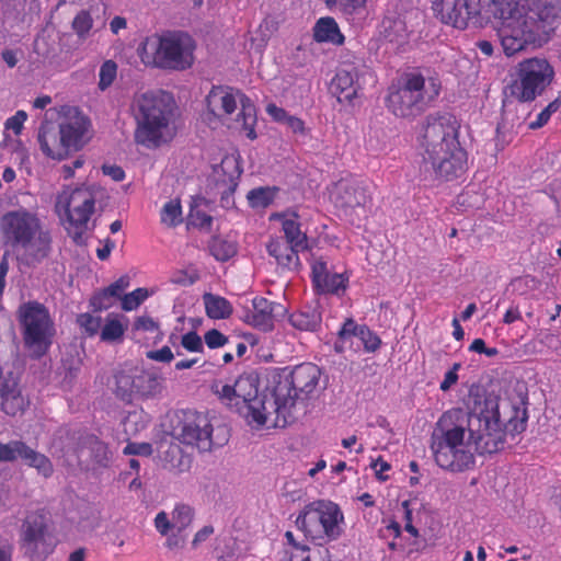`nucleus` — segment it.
<instances>
[{
	"instance_id": "nucleus-1",
	"label": "nucleus",
	"mask_w": 561,
	"mask_h": 561,
	"mask_svg": "<svg viewBox=\"0 0 561 561\" xmlns=\"http://www.w3.org/2000/svg\"><path fill=\"white\" fill-rule=\"evenodd\" d=\"M527 411L508 400L489 396L469 414L468 443L478 455H491L504 448L506 434H520L527 426Z\"/></svg>"
},
{
	"instance_id": "nucleus-2",
	"label": "nucleus",
	"mask_w": 561,
	"mask_h": 561,
	"mask_svg": "<svg viewBox=\"0 0 561 561\" xmlns=\"http://www.w3.org/2000/svg\"><path fill=\"white\" fill-rule=\"evenodd\" d=\"M422 158L435 178L453 181L467 170L468 154L459 141L456 121L451 116H428L421 140Z\"/></svg>"
},
{
	"instance_id": "nucleus-3",
	"label": "nucleus",
	"mask_w": 561,
	"mask_h": 561,
	"mask_svg": "<svg viewBox=\"0 0 561 561\" xmlns=\"http://www.w3.org/2000/svg\"><path fill=\"white\" fill-rule=\"evenodd\" d=\"M0 234L3 244L16 252L19 260L27 266L41 264L51 253V231L37 213L24 207L0 217Z\"/></svg>"
},
{
	"instance_id": "nucleus-4",
	"label": "nucleus",
	"mask_w": 561,
	"mask_h": 561,
	"mask_svg": "<svg viewBox=\"0 0 561 561\" xmlns=\"http://www.w3.org/2000/svg\"><path fill=\"white\" fill-rule=\"evenodd\" d=\"M479 7L470 20L480 16L483 10L497 20L496 33L506 56L536 45L540 28L529 15V0H479Z\"/></svg>"
},
{
	"instance_id": "nucleus-5",
	"label": "nucleus",
	"mask_w": 561,
	"mask_h": 561,
	"mask_svg": "<svg viewBox=\"0 0 561 561\" xmlns=\"http://www.w3.org/2000/svg\"><path fill=\"white\" fill-rule=\"evenodd\" d=\"M175 102L164 91L136 93L130 113L136 127L134 139L146 148H158L172 137Z\"/></svg>"
},
{
	"instance_id": "nucleus-6",
	"label": "nucleus",
	"mask_w": 561,
	"mask_h": 561,
	"mask_svg": "<svg viewBox=\"0 0 561 561\" xmlns=\"http://www.w3.org/2000/svg\"><path fill=\"white\" fill-rule=\"evenodd\" d=\"M462 411H445L431 434L430 449L435 463L450 472H463L474 466L473 453L465 444L466 430L460 423Z\"/></svg>"
},
{
	"instance_id": "nucleus-7",
	"label": "nucleus",
	"mask_w": 561,
	"mask_h": 561,
	"mask_svg": "<svg viewBox=\"0 0 561 561\" xmlns=\"http://www.w3.org/2000/svg\"><path fill=\"white\" fill-rule=\"evenodd\" d=\"M260 378L255 371L240 375L232 385H217L215 393L227 405L234 409L252 428L273 427L274 409L270 407V397L259 396Z\"/></svg>"
},
{
	"instance_id": "nucleus-8",
	"label": "nucleus",
	"mask_w": 561,
	"mask_h": 561,
	"mask_svg": "<svg viewBox=\"0 0 561 561\" xmlns=\"http://www.w3.org/2000/svg\"><path fill=\"white\" fill-rule=\"evenodd\" d=\"M321 377L320 368L312 363H302L288 374L280 376L273 389L270 407L274 409L273 427L284 428L295 416L296 403L306 400L314 392Z\"/></svg>"
},
{
	"instance_id": "nucleus-9",
	"label": "nucleus",
	"mask_w": 561,
	"mask_h": 561,
	"mask_svg": "<svg viewBox=\"0 0 561 561\" xmlns=\"http://www.w3.org/2000/svg\"><path fill=\"white\" fill-rule=\"evenodd\" d=\"M193 38L181 31H167L146 37L138 47L145 66L164 70H185L194 61Z\"/></svg>"
},
{
	"instance_id": "nucleus-10",
	"label": "nucleus",
	"mask_w": 561,
	"mask_h": 561,
	"mask_svg": "<svg viewBox=\"0 0 561 561\" xmlns=\"http://www.w3.org/2000/svg\"><path fill=\"white\" fill-rule=\"evenodd\" d=\"M16 316L24 346L31 357H43L49 351L56 333L48 309L38 301H27L19 307Z\"/></svg>"
},
{
	"instance_id": "nucleus-11",
	"label": "nucleus",
	"mask_w": 561,
	"mask_h": 561,
	"mask_svg": "<svg viewBox=\"0 0 561 561\" xmlns=\"http://www.w3.org/2000/svg\"><path fill=\"white\" fill-rule=\"evenodd\" d=\"M344 515L337 504L318 500L307 504L295 523L305 536L312 541L336 540L341 534Z\"/></svg>"
},
{
	"instance_id": "nucleus-12",
	"label": "nucleus",
	"mask_w": 561,
	"mask_h": 561,
	"mask_svg": "<svg viewBox=\"0 0 561 561\" xmlns=\"http://www.w3.org/2000/svg\"><path fill=\"white\" fill-rule=\"evenodd\" d=\"M432 91L427 95L425 78L421 73L410 72L403 77L402 84L387 96V107L396 116L414 117L421 114L428 101L438 96L440 84L435 79L430 81Z\"/></svg>"
},
{
	"instance_id": "nucleus-13",
	"label": "nucleus",
	"mask_w": 561,
	"mask_h": 561,
	"mask_svg": "<svg viewBox=\"0 0 561 561\" xmlns=\"http://www.w3.org/2000/svg\"><path fill=\"white\" fill-rule=\"evenodd\" d=\"M238 101L241 110L237 123H241V128L247 137L254 140L256 138V108L250 98L226 85H214L206 96L208 112L218 118L231 115L237 108Z\"/></svg>"
},
{
	"instance_id": "nucleus-14",
	"label": "nucleus",
	"mask_w": 561,
	"mask_h": 561,
	"mask_svg": "<svg viewBox=\"0 0 561 561\" xmlns=\"http://www.w3.org/2000/svg\"><path fill=\"white\" fill-rule=\"evenodd\" d=\"M554 79V69L546 58H527L518 62L516 79L510 85L513 98L519 102H533L542 95Z\"/></svg>"
},
{
	"instance_id": "nucleus-15",
	"label": "nucleus",
	"mask_w": 561,
	"mask_h": 561,
	"mask_svg": "<svg viewBox=\"0 0 561 561\" xmlns=\"http://www.w3.org/2000/svg\"><path fill=\"white\" fill-rule=\"evenodd\" d=\"M95 194L87 186L65 188L56 197L55 210L73 229L75 238L81 237L94 213Z\"/></svg>"
},
{
	"instance_id": "nucleus-16",
	"label": "nucleus",
	"mask_w": 561,
	"mask_h": 561,
	"mask_svg": "<svg viewBox=\"0 0 561 561\" xmlns=\"http://www.w3.org/2000/svg\"><path fill=\"white\" fill-rule=\"evenodd\" d=\"M331 199L345 217H352L357 209L366 211L373 203L368 186L363 181L348 179H342L334 184Z\"/></svg>"
},
{
	"instance_id": "nucleus-17",
	"label": "nucleus",
	"mask_w": 561,
	"mask_h": 561,
	"mask_svg": "<svg viewBox=\"0 0 561 561\" xmlns=\"http://www.w3.org/2000/svg\"><path fill=\"white\" fill-rule=\"evenodd\" d=\"M213 430L207 414L185 411L179 424L178 439L199 451H209L213 447Z\"/></svg>"
},
{
	"instance_id": "nucleus-18",
	"label": "nucleus",
	"mask_w": 561,
	"mask_h": 561,
	"mask_svg": "<svg viewBox=\"0 0 561 561\" xmlns=\"http://www.w3.org/2000/svg\"><path fill=\"white\" fill-rule=\"evenodd\" d=\"M21 541L32 556L35 553H50L54 549L51 535L48 529V519L43 511L30 513L22 524Z\"/></svg>"
},
{
	"instance_id": "nucleus-19",
	"label": "nucleus",
	"mask_w": 561,
	"mask_h": 561,
	"mask_svg": "<svg viewBox=\"0 0 561 561\" xmlns=\"http://www.w3.org/2000/svg\"><path fill=\"white\" fill-rule=\"evenodd\" d=\"M21 459L28 467L37 470L44 478H50L54 473L51 460L44 454L36 451L22 440L0 442V462H13Z\"/></svg>"
},
{
	"instance_id": "nucleus-20",
	"label": "nucleus",
	"mask_w": 561,
	"mask_h": 561,
	"mask_svg": "<svg viewBox=\"0 0 561 561\" xmlns=\"http://www.w3.org/2000/svg\"><path fill=\"white\" fill-rule=\"evenodd\" d=\"M479 0H434L433 10L445 24L457 28H466L470 14L478 12Z\"/></svg>"
},
{
	"instance_id": "nucleus-21",
	"label": "nucleus",
	"mask_w": 561,
	"mask_h": 561,
	"mask_svg": "<svg viewBox=\"0 0 561 561\" xmlns=\"http://www.w3.org/2000/svg\"><path fill=\"white\" fill-rule=\"evenodd\" d=\"M60 133L70 152L81 150L90 140L91 121L77 107L70 108L59 124Z\"/></svg>"
},
{
	"instance_id": "nucleus-22",
	"label": "nucleus",
	"mask_w": 561,
	"mask_h": 561,
	"mask_svg": "<svg viewBox=\"0 0 561 561\" xmlns=\"http://www.w3.org/2000/svg\"><path fill=\"white\" fill-rule=\"evenodd\" d=\"M30 407V399L12 374L0 381V410L9 416L22 415Z\"/></svg>"
},
{
	"instance_id": "nucleus-23",
	"label": "nucleus",
	"mask_w": 561,
	"mask_h": 561,
	"mask_svg": "<svg viewBox=\"0 0 561 561\" xmlns=\"http://www.w3.org/2000/svg\"><path fill=\"white\" fill-rule=\"evenodd\" d=\"M329 89L340 104L353 106L355 100L359 98V91L362 90L358 83L357 70H339L332 78Z\"/></svg>"
},
{
	"instance_id": "nucleus-24",
	"label": "nucleus",
	"mask_w": 561,
	"mask_h": 561,
	"mask_svg": "<svg viewBox=\"0 0 561 561\" xmlns=\"http://www.w3.org/2000/svg\"><path fill=\"white\" fill-rule=\"evenodd\" d=\"M75 453L79 458L87 454L91 462L99 467H107L111 460L107 445L100 440L98 436L89 433H81L78 436Z\"/></svg>"
},
{
	"instance_id": "nucleus-25",
	"label": "nucleus",
	"mask_w": 561,
	"mask_h": 561,
	"mask_svg": "<svg viewBox=\"0 0 561 561\" xmlns=\"http://www.w3.org/2000/svg\"><path fill=\"white\" fill-rule=\"evenodd\" d=\"M533 11L537 16L534 20L540 28L536 44H540L548 38L553 23L561 16V0H537Z\"/></svg>"
},
{
	"instance_id": "nucleus-26",
	"label": "nucleus",
	"mask_w": 561,
	"mask_h": 561,
	"mask_svg": "<svg viewBox=\"0 0 561 561\" xmlns=\"http://www.w3.org/2000/svg\"><path fill=\"white\" fill-rule=\"evenodd\" d=\"M38 142L41 150L45 156L56 160L66 159L71 152L64 137L60 133V128L55 129L49 124H43L38 131Z\"/></svg>"
},
{
	"instance_id": "nucleus-27",
	"label": "nucleus",
	"mask_w": 561,
	"mask_h": 561,
	"mask_svg": "<svg viewBox=\"0 0 561 561\" xmlns=\"http://www.w3.org/2000/svg\"><path fill=\"white\" fill-rule=\"evenodd\" d=\"M266 250L280 267L289 271L299 270L301 267L299 252L302 251L285 242L283 238L271 239L266 245Z\"/></svg>"
},
{
	"instance_id": "nucleus-28",
	"label": "nucleus",
	"mask_w": 561,
	"mask_h": 561,
	"mask_svg": "<svg viewBox=\"0 0 561 561\" xmlns=\"http://www.w3.org/2000/svg\"><path fill=\"white\" fill-rule=\"evenodd\" d=\"M252 305L253 311L247 316L248 323L265 332L273 330L275 309L282 306L264 297H255Z\"/></svg>"
},
{
	"instance_id": "nucleus-29",
	"label": "nucleus",
	"mask_w": 561,
	"mask_h": 561,
	"mask_svg": "<svg viewBox=\"0 0 561 561\" xmlns=\"http://www.w3.org/2000/svg\"><path fill=\"white\" fill-rule=\"evenodd\" d=\"M289 323L293 328L302 332H316L322 323V312L320 306L305 305L289 314Z\"/></svg>"
},
{
	"instance_id": "nucleus-30",
	"label": "nucleus",
	"mask_w": 561,
	"mask_h": 561,
	"mask_svg": "<svg viewBox=\"0 0 561 561\" xmlns=\"http://www.w3.org/2000/svg\"><path fill=\"white\" fill-rule=\"evenodd\" d=\"M282 221L283 240L301 251L309 249L307 233L301 231V224L297 213L283 214L278 216Z\"/></svg>"
},
{
	"instance_id": "nucleus-31",
	"label": "nucleus",
	"mask_w": 561,
	"mask_h": 561,
	"mask_svg": "<svg viewBox=\"0 0 561 561\" xmlns=\"http://www.w3.org/2000/svg\"><path fill=\"white\" fill-rule=\"evenodd\" d=\"M312 36L317 43H330L341 46L345 42L336 21L332 16L320 18L313 28Z\"/></svg>"
},
{
	"instance_id": "nucleus-32",
	"label": "nucleus",
	"mask_w": 561,
	"mask_h": 561,
	"mask_svg": "<svg viewBox=\"0 0 561 561\" xmlns=\"http://www.w3.org/2000/svg\"><path fill=\"white\" fill-rule=\"evenodd\" d=\"M135 394L149 399L159 396L163 390V378L152 370H142L135 376Z\"/></svg>"
},
{
	"instance_id": "nucleus-33",
	"label": "nucleus",
	"mask_w": 561,
	"mask_h": 561,
	"mask_svg": "<svg viewBox=\"0 0 561 561\" xmlns=\"http://www.w3.org/2000/svg\"><path fill=\"white\" fill-rule=\"evenodd\" d=\"M203 301L205 305L206 314L210 319H228L233 312L231 302L225 297L205 293L203 295Z\"/></svg>"
},
{
	"instance_id": "nucleus-34",
	"label": "nucleus",
	"mask_w": 561,
	"mask_h": 561,
	"mask_svg": "<svg viewBox=\"0 0 561 561\" xmlns=\"http://www.w3.org/2000/svg\"><path fill=\"white\" fill-rule=\"evenodd\" d=\"M348 285V277L340 273H329L324 278L318 282L313 289L318 294H343Z\"/></svg>"
},
{
	"instance_id": "nucleus-35",
	"label": "nucleus",
	"mask_w": 561,
	"mask_h": 561,
	"mask_svg": "<svg viewBox=\"0 0 561 561\" xmlns=\"http://www.w3.org/2000/svg\"><path fill=\"white\" fill-rule=\"evenodd\" d=\"M126 325L121 321V316L110 313L100 331V339L103 342L114 343L123 340Z\"/></svg>"
},
{
	"instance_id": "nucleus-36",
	"label": "nucleus",
	"mask_w": 561,
	"mask_h": 561,
	"mask_svg": "<svg viewBox=\"0 0 561 561\" xmlns=\"http://www.w3.org/2000/svg\"><path fill=\"white\" fill-rule=\"evenodd\" d=\"M115 387L114 392L117 398L123 401L130 402L135 394V376H131L125 371H117L114 375Z\"/></svg>"
},
{
	"instance_id": "nucleus-37",
	"label": "nucleus",
	"mask_w": 561,
	"mask_h": 561,
	"mask_svg": "<svg viewBox=\"0 0 561 561\" xmlns=\"http://www.w3.org/2000/svg\"><path fill=\"white\" fill-rule=\"evenodd\" d=\"M209 253L220 262L230 260L237 253V247L233 242L219 237H213L208 243Z\"/></svg>"
},
{
	"instance_id": "nucleus-38",
	"label": "nucleus",
	"mask_w": 561,
	"mask_h": 561,
	"mask_svg": "<svg viewBox=\"0 0 561 561\" xmlns=\"http://www.w3.org/2000/svg\"><path fill=\"white\" fill-rule=\"evenodd\" d=\"M160 220L168 228H174L182 222V206L179 199H171L163 205Z\"/></svg>"
},
{
	"instance_id": "nucleus-39",
	"label": "nucleus",
	"mask_w": 561,
	"mask_h": 561,
	"mask_svg": "<svg viewBox=\"0 0 561 561\" xmlns=\"http://www.w3.org/2000/svg\"><path fill=\"white\" fill-rule=\"evenodd\" d=\"M324 3L330 10L336 8L342 14L353 16L366 9L368 0H324Z\"/></svg>"
},
{
	"instance_id": "nucleus-40",
	"label": "nucleus",
	"mask_w": 561,
	"mask_h": 561,
	"mask_svg": "<svg viewBox=\"0 0 561 561\" xmlns=\"http://www.w3.org/2000/svg\"><path fill=\"white\" fill-rule=\"evenodd\" d=\"M276 195V190L271 187H257L251 190L248 195L249 205L252 208H266L270 206Z\"/></svg>"
},
{
	"instance_id": "nucleus-41",
	"label": "nucleus",
	"mask_w": 561,
	"mask_h": 561,
	"mask_svg": "<svg viewBox=\"0 0 561 561\" xmlns=\"http://www.w3.org/2000/svg\"><path fill=\"white\" fill-rule=\"evenodd\" d=\"M171 515L173 528L182 533L192 524L194 510L186 504H176Z\"/></svg>"
},
{
	"instance_id": "nucleus-42",
	"label": "nucleus",
	"mask_w": 561,
	"mask_h": 561,
	"mask_svg": "<svg viewBox=\"0 0 561 561\" xmlns=\"http://www.w3.org/2000/svg\"><path fill=\"white\" fill-rule=\"evenodd\" d=\"M76 322L81 332L89 337H93L99 334L102 328L101 316H94L89 312L78 314Z\"/></svg>"
},
{
	"instance_id": "nucleus-43",
	"label": "nucleus",
	"mask_w": 561,
	"mask_h": 561,
	"mask_svg": "<svg viewBox=\"0 0 561 561\" xmlns=\"http://www.w3.org/2000/svg\"><path fill=\"white\" fill-rule=\"evenodd\" d=\"M360 327L362 325H358L354 319L347 318L337 332V341L334 345L335 351L339 353L343 352L344 343L353 336H358Z\"/></svg>"
},
{
	"instance_id": "nucleus-44",
	"label": "nucleus",
	"mask_w": 561,
	"mask_h": 561,
	"mask_svg": "<svg viewBox=\"0 0 561 561\" xmlns=\"http://www.w3.org/2000/svg\"><path fill=\"white\" fill-rule=\"evenodd\" d=\"M153 291H149L147 288L139 287L131 293L125 294L122 297V309L124 311H133L137 309Z\"/></svg>"
},
{
	"instance_id": "nucleus-45",
	"label": "nucleus",
	"mask_w": 561,
	"mask_h": 561,
	"mask_svg": "<svg viewBox=\"0 0 561 561\" xmlns=\"http://www.w3.org/2000/svg\"><path fill=\"white\" fill-rule=\"evenodd\" d=\"M92 26L93 19L87 10H81L72 21V30L81 38H84L90 33Z\"/></svg>"
},
{
	"instance_id": "nucleus-46",
	"label": "nucleus",
	"mask_w": 561,
	"mask_h": 561,
	"mask_svg": "<svg viewBox=\"0 0 561 561\" xmlns=\"http://www.w3.org/2000/svg\"><path fill=\"white\" fill-rule=\"evenodd\" d=\"M309 547L304 543H299L294 547H284L282 552V561H310Z\"/></svg>"
},
{
	"instance_id": "nucleus-47",
	"label": "nucleus",
	"mask_w": 561,
	"mask_h": 561,
	"mask_svg": "<svg viewBox=\"0 0 561 561\" xmlns=\"http://www.w3.org/2000/svg\"><path fill=\"white\" fill-rule=\"evenodd\" d=\"M116 299L105 288L95 293L90 299V306L95 312L107 310L114 306Z\"/></svg>"
},
{
	"instance_id": "nucleus-48",
	"label": "nucleus",
	"mask_w": 561,
	"mask_h": 561,
	"mask_svg": "<svg viewBox=\"0 0 561 561\" xmlns=\"http://www.w3.org/2000/svg\"><path fill=\"white\" fill-rule=\"evenodd\" d=\"M357 337L363 342L365 351L369 353L376 352L381 345L380 337L365 324L360 327Z\"/></svg>"
},
{
	"instance_id": "nucleus-49",
	"label": "nucleus",
	"mask_w": 561,
	"mask_h": 561,
	"mask_svg": "<svg viewBox=\"0 0 561 561\" xmlns=\"http://www.w3.org/2000/svg\"><path fill=\"white\" fill-rule=\"evenodd\" d=\"M561 106V99H556L552 102H550L538 115L536 121L529 123L530 129H538L545 126L551 115L556 113Z\"/></svg>"
},
{
	"instance_id": "nucleus-50",
	"label": "nucleus",
	"mask_w": 561,
	"mask_h": 561,
	"mask_svg": "<svg viewBox=\"0 0 561 561\" xmlns=\"http://www.w3.org/2000/svg\"><path fill=\"white\" fill-rule=\"evenodd\" d=\"M117 66L113 60H106L100 68V81L99 87L101 90L108 88L116 78Z\"/></svg>"
},
{
	"instance_id": "nucleus-51",
	"label": "nucleus",
	"mask_w": 561,
	"mask_h": 561,
	"mask_svg": "<svg viewBox=\"0 0 561 561\" xmlns=\"http://www.w3.org/2000/svg\"><path fill=\"white\" fill-rule=\"evenodd\" d=\"M311 273L310 278L312 286H314L318 282L324 278L330 272L328 268V262L322 257H314L310 262Z\"/></svg>"
},
{
	"instance_id": "nucleus-52",
	"label": "nucleus",
	"mask_w": 561,
	"mask_h": 561,
	"mask_svg": "<svg viewBox=\"0 0 561 561\" xmlns=\"http://www.w3.org/2000/svg\"><path fill=\"white\" fill-rule=\"evenodd\" d=\"M181 345L186 351L193 353H202L204 351L202 337L195 331H190L183 334L181 337Z\"/></svg>"
},
{
	"instance_id": "nucleus-53",
	"label": "nucleus",
	"mask_w": 561,
	"mask_h": 561,
	"mask_svg": "<svg viewBox=\"0 0 561 561\" xmlns=\"http://www.w3.org/2000/svg\"><path fill=\"white\" fill-rule=\"evenodd\" d=\"M190 224L193 227L199 228V229H206L210 230L213 225V217L208 215L205 211H202L199 209H192L190 211Z\"/></svg>"
},
{
	"instance_id": "nucleus-54",
	"label": "nucleus",
	"mask_w": 561,
	"mask_h": 561,
	"mask_svg": "<svg viewBox=\"0 0 561 561\" xmlns=\"http://www.w3.org/2000/svg\"><path fill=\"white\" fill-rule=\"evenodd\" d=\"M204 340L206 345L211 350L221 347L228 342V337L217 329L207 331L204 335Z\"/></svg>"
},
{
	"instance_id": "nucleus-55",
	"label": "nucleus",
	"mask_w": 561,
	"mask_h": 561,
	"mask_svg": "<svg viewBox=\"0 0 561 561\" xmlns=\"http://www.w3.org/2000/svg\"><path fill=\"white\" fill-rule=\"evenodd\" d=\"M134 330L144 332L159 331V323L149 316H140L134 322Z\"/></svg>"
},
{
	"instance_id": "nucleus-56",
	"label": "nucleus",
	"mask_w": 561,
	"mask_h": 561,
	"mask_svg": "<svg viewBox=\"0 0 561 561\" xmlns=\"http://www.w3.org/2000/svg\"><path fill=\"white\" fill-rule=\"evenodd\" d=\"M129 286V277L127 275L121 276L118 279H116L114 283L108 285L106 289L110 291V295H113V297L117 300L121 299L124 296L125 289Z\"/></svg>"
},
{
	"instance_id": "nucleus-57",
	"label": "nucleus",
	"mask_w": 561,
	"mask_h": 561,
	"mask_svg": "<svg viewBox=\"0 0 561 561\" xmlns=\"http://www.w3.org/2000/svg\"><path fill=\"white\" fill-rule=\"evenodd\" d=\"M123 453L125 455L150 456L152 454V446L149 443H128Z\"/></svg>"
},
{
	"instance_id": "nucleus-58",
	"label": "nucleus",
	"mask_w": 561,
	"mask_h": 561,
	"mask_svg": "<svg viewBox=\"0 0 561 561\" xmlns=\"http://www.w3.org/2000/svg\"><path fill=\"white\" fill-rule=\"evenodd\" d=\"M146 356L147 358L159 363H171L174 358V354L169 346H163L160 350L148 351Z\"/></svg>"
},
{
	"instance_id": "nucleus-59",
	"label": "nucleus",
	"mask_w": 561,
	"mask_h": 561,
	"mask_svg": "<svg viewBox=\"0 0 561 561\" xmlns=\"http://www.w3.org/2000/svg\"><path fill=\"white\" fill-rule=\"evenodd\" d=\"M26 118L27 115L24 111H18L13 116L7 119L5 127L12 129L15 135H20Z\"/></svg>"
},
{
	"instance_id": "nucleus-60",
	"label": "nucleus",
	"mask_w": 561,
	"mask_h": 561,
	"mask_svg": "<svg viewBox=\"0 0 561 561\" xmlns=\"http://www.w3.org/2000/svg\"><path fill=\"white\" fill-rule=\"evenodd\" d=\"M154 527L162 536H167L173 528L172 520L169 519V516L164 511H161L156 515Z\"/></svg>"
},
{
	"instance_id": "nucleus-61",
	"label": "nucleus",
	"mask_w": 561,
	"mask_h": 561,
	"mask_svg": "<svg viewBox=\"0 0 561 561\" xmlns=\"http://www.w3.org/2000/svg\"><path fill=\"white\" fill-rule=\"evenodd\" d=\"M370 466L375 470L377 480L383 482L389 479V477L385 476L383 472L389 471L391 469V466L382 457H378L377 459H375Z\"/></svg>"
},
{
	"instance_id": "nucleus-62",
	"label": "nucleus",
	"mask_w": 561,
	"mask_h": 561,
	"mask_svg": "<svg viewBox=\"0 0 561 561\" xmlns=\"http://www.w3.org/2000/svg\"><path fill=\"white\" fill-rule=\"evenodd\" d=\"M460 368V364L459 363H455L451 367V369H449L445 376H444V379L443 381L440 382V390L442 391H447L450 389V387L453 385H455L458 380V374L457 371L459 370Z\"/></svg>"
},
{
	"instance_id": "nucleus-63",
	"label": "nucleus",
	"mask_w": 561,
	"mask_h": 561,
	"mask_svg": "<svg viewBox=\"0 0 561 561\" xmlns=\"http://www.w3.org/2000/svg\"><path fill=\"white\" fill-rule=\"evenodd\" d=\"M265 110L272 119L277 123H285L289 115L283 107L277 106L275 103L267 104Z\"/></svg>"
},
{
	"instance_id": "nucleus-64",
	"label": "nucleus",
	"mask_w": 561,
	"mask_h": 561,
	"mask_svg": "<svg viewBox=\"0 0 561 561\" xmlns=\"http://www.w3.org/2000/svg\"><path fill=\"white\" fill-rule=\"evenodd\" d=\"M102 171L105 175L111 176L116 182L123 181L125 179L124 170L116 164H103Z\"/></svg>"
}]
</instances>
